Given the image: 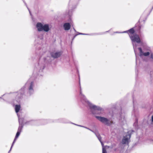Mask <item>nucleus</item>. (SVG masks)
<instances>
[{"label":"nucleus","mask_w":153,"mask_h":153,"mask_svg":"<svg viewBox=\"0 0 153 153\" xmlns=\"http://www.w3.org/2000/svg\"><path fill=\"white\" fill-rule=\"evenodd\" d=\"M74 30L75 31H76V30H75V29L74 28Z\"/></svg>","instance_id":"c85d7f7f"},{"label":"nucleus","mask_w":153,"mask_h":153,"mask_svg":"<svg viewBox=\"0 0 153 153\" xmlns=\"http://www.w3.org/2000/svg\"><path fill=\"white\" fill-rule=\"evenodd\" d=\"M72 124H74L75 125H76V126H80V127H83V128H84L86 129H87L90 131H91L92 132H93L96 135V137H97L98 139V140H99L100 141V142L101 143V144L102 145V148L103 147H104V144L103 143V142L101 141V137L100 134H99V133L98 132V131H93V130H92L90 129V128L87 127H85V126H81V125H77V124H74V123H72Z\"/></svg>","instance_id":"39448f33"},{"label":"nucleus","mask_w":153,"mask_h":153,"mask_svg":"<svg viewBox=\"0 0 153 153\" xmlns=\"http://www.w3.org/2000/svg\"><path fill=\"white\" fill-rule=\"evenodd\" d=\"M28 8V10H29V12H30V15H31V13H30V10H29V9L28 8Z\"/></svg>","instance_id":"a878e982"},{"label":"nucleus","mask_w":153,"mask_h":153,"mask_svg":"<svg viewBox=\"0 0 153 153\" xmlns=\"http://www.w3.org/2000/svg\"><path fill=\"white\" fill-rule=\"evenodd\" d=\"M151 142L152 143H153V140H151Z\"/></svg>","instance_id":"bb28decb"},{"label":"nucleus","mask_w":153,"mask_h":153,"mask_svg":"<svg viewBox=\"0 0 153 153\" xmlns=\"http://www.w3.org/2000/svg\"><path fill=\"white\" fill-rule=\"evenodd\" d=\"M102 153H107L105 149L103 147L102 149Z\"/></svg>","instance_id":"aec40b11"},{"label":"nucleus","mask_w":153,"mask_h":153,"mask_svg":"<svg viewBox=\"0 0 153 153\" xmlns=\"http://www.w3.org/2000/svg\"><path fill=\"white\" fill-rule=\"evenodd\" d=\"M128 33L129 36L132 42L136 56V62H137V58L136 52L137 50V45L136 42L137 43H140V39L139 36L138 35L136 34H134V30L133 28H132L128 30L124 31L122 33Z\"/></svg>","instance_id":"7ed1b4c3"},{"label":"nucleus","mask_w":153,"mask_h":153,"mask_svg":"<svg viewBox=\"0 0 153 153\" xmlns=\"http://www.w3.org/2000/svg\"><path fill=\"white\" fill-rule=\"evenodd\" d=\"M50 57L49 56H47L46 58L44 59L45 61L46 62H50Z\"/></svg>","instance_id":"a211bd4d"},{"label":"nucleus","mask_w":153,"mask_h":153,"mask_svg":"<svg viewBox=\"0 0 153 153\" xmlns=\"http://www.w3.org/2000/svg\"><path fill=\"white\" fill-rule=\"evenodd\" d=\"M34 83L29 79L26 83L25 85L22 88L18 91V93H15V95L16 96V98H20L25 93V91L27 90V93L31 95L33 94L34 92Z\"/></svg>","instance_id":"f03ea898"},{"label":"nucleus","mask_w":153,"mask_h":153,"mask_svg":"<svg viewBox=\"0 0 153 153\" xmlns=\"http://www.w3.org/2000/svg\"><path fill=\"white\" fill-rule=\"evenodd\" d=\"M150 58L153 59V53H151L150 55Z\"/></svg>","instance_id":"412c9836"},{"label":"nucleus","mask_w":153,"mask_h":153,"mask_svg":"<svg viewBox=\"0 0 153 153\" xmlns=\"http://www.w3.org/2000/svg\"><path fill=\"white\" fill-rule=\"evenodd\" d=\"M140 52V56H147L149 55L150 53L149 52H148L146 53H144L142 51V49L141 48H138Z\"/></svg>","instance_id":"9d476101"},{"label":"nucleus","mask_w":153,"mask_h":153,"mask_svg":"<svg viewBox=\"0 0 153 153\" xmlns=\"http://www.w3.org/2000/svg\"><path fill=\"white\" fill-rule=\"evenodd\" d=\"M20 133L21 132L17 131L15 137H16V138H17L19 136Z\"/></svg>","instance_id":"6ab92c4d"},{"label":"nucleus","mask_w":153,"mask_h":153,"mask_svg":"<svg viewBox=\"0 0 153 153\" xmlns=\"http://www.w3.org/2000/svg\"><path fill=\"white\" fill-rule=\"evenodd\" d=\"M131 137V134H129V131L128 132V134L124 137L122 141V143L123 144H128L129 142V139Z\"/></svg>","instance_id":"423d86ee"},{"label":"nucleus","mask_w":153,"mask_h":153,"mask_svg":"<svg viewBox=\"0 0 153 153\" xmlns=\"http://www.w3.org/2000/svg\"><path fill=\"white\" fill-rule=\"evenodd\" d=\"M63 27L65 30H68L70 28L71 25L69 23H66L64 24Z\"/></svg>","instance_id":"ddd939ff"},{"label":"nucleus","mask_w":153,"mask_h":153,"mask_svg":"<svg viewBox=\"0 0 153 153\" xmlns=\"http://www.w3.org/2000/svg\"><path fill=\"white\" fill-rule=\"evenodd\" d=\"M120 118L119 119V121L122 124H123L126 123V120L123 115H120Z\"/></svg>","instance_id":"f8f14e48"},{"label":"nucleus","mask_w":153,"mask_h":153,"mask_svg":"<svg viewBox=\"0 0 153 153\" xmlns=\"http://www.w3.org/2000/svg\"><path fill=\"white\" fill-rule=\"evenodd\" d=\"M116 150H117V149H114V151H116Z\"/></svg>","instance_id":"cd10ccee"},{"label":"nucleus","mask_w":153,"mask_h":153,"mask_svg":"<svg viewBox=\"0 0 153 153\" xmlns=\"http://www.w3.org/2000/svg\"><path fill=\"white\" fill-rule=\"evenodd\" d=\"M78 34L86 35H88V34H84V33H79Z\"/></svg>","instance_id":"4be33fe9"},{"label":"nucleus","mask_w":153,"mask_h":153,"mask_svg":"<svg viewBox=\"0 0 153 153\" xmlns=\"http://www.w3.org/2000/svg\"><path fill=\"white\" fill-rule=\"evenodd\" d=\"M14 103L16 104V103L15 102H14Z\"/></svg>","instance_id":"c756f323"},{"label":"nucleus","mask_w":153,"mask_h":153,"mask_svg":"<svg viewBox=\"0 0 153 153\" xmlns=\"http://www.w3.org/2000/svg\"><path fill=\"white\" fill-rule=\"evenodd\" d=\"M49 30V25L48 24H45L43 25L42 31L47 32Z\"/></svg>","instance_id":"4468645a"},{"label":"nucleus","mask_w":153,"mask_h":153,"mask_svg":"<svg viewBox=\"0 0 153 153\" xmlns=\"http://www.w3.org/2000/svg\"><path fill=\"white\" fill-rule=\"evenodd\" d=\"M17 139V138H16V137L15 138H14V139L13 142V143H12V145L11 146V148L10 149V150H9V151L8 152V153H9L11 151V149L14 144V143H15L16 140Z\"/></svg>","instance_id":"f3484780"},{"label":"nucleus","mask_w":153,"mask_h":153,"mask_svg":"<svg viewBox=\"0 0 153 153\" xmlns=\"http://www.w3.org/2000/svg\"><path fill=\"white\" fill-rule=\"evenodd\" d=\"M62 54V52L61 51L56 52H52L51 53V55L52 57L54 58H57L59 57Z\"/></svg>","instance_id":"1a4fd4ad"},{"label":"nucleus","mask_w":153,"mask_h":153,"mask_svg":"<svg viewBox=\"0 0 153 153\" xmlns=\"http://www.w3.org/2000/svg\"><path fill=\"white\" fill-rule=\"evenodd\" d=\"M21 108V106L20 105H16L15 106V109L16 113L18 114L19 115V117H20V116L19 114H18V112L19 111Z\"/></svg>","instance_id":"2eb2a0df"},{"label":"nucleus","mask_w":153,"mask_h":153,"mask_svg":"<svg viewBox=\"0 0 153 153\" xmlns=\"http://www.w3.org/2000/svg\"><path fill=\"white\" fill-rule=\"evenodd\" d=\"M17 116L18 117L19 121V126L17 131L21 132L23 127V119L22 118H21L19 117L18 114H17Z\"/></svg>","instance_id":"0eeeda50"},{"label":"nucleus","mask_w":153,"mask_h":153,"mask_svg":"<svg viewBox=\"0 0 153 153\" xmlns=\"http://www.w3.org/2000/svg\"><path fill=\"white\" fill-rule=\"evenodd\" d=\"M116 33H118V32H116Z\"/></svg>","instance_id":"473e14b6"},{"label":"nucleus","mask_w":153,"mask_h":153,"mask_svg":"<svg viewBox=\"0 0 153 153\" xmlns=\"http://www.w3.org/2000/svg\"><path fill=\"white\" fill-rule=\"evenodd\" d=\"M79 96L80 97L81 101L83 104L88 105L91 109L92 113L94 114H102L104 110L101 108L94 105L91 103L86 99L85 96L82 94L81 87L79 82Z\"/></svg>","instance_id":"f257e3e1"},{"label":"nucleus","mask_w":153,"mask_h":153,"mask_svg":"<svg viewBox=\"0 0 153 153\" xmlns=\"http://www.w3.org/2000/svg\"><path fill=\"white\" fill-rule=\"evenodd\" d=\"M150 80L152 83L153 82V71H151L150 72Z\"/></svg>","instance_id":"dca6fc26"},{"label":"nucleus","mask_w":153,"mask_h":153,"mask_svg":"<svg viewBox=\"0 0 153 153\" xmlns=\"http://www.w3.org/2000/svg\"><path fill=\"white\" fill-rule=\"evenodd\" d=\"M151 120L152 122L153 123V115L152 116Z\"/></svg>","instance_id":"5701e85b"},{"label":"nucleus","mask_w":153,"mask_h":153,"mask_svg":"<svg viewBox=\"0 0 153 153\" xmlns=\"http://www.w3.org/2000/svg\"><path fill=\"white\" fill-rule=\"evenodd\" d=\"M132 132H134V131L132 130Z\"/></svg>","instance_id":"2f4dec72"},{"label":"nucleus","mask_w":153,"mask_h":153,"mask_svg":"<svg viewBox=\"0 0 153 153\" xmlns=\"http://www.w3.org/2000/svg\"><path fill=\"white\" fill-rule=\"evenodd\" d=\"M95 117L100 122L108 126H110L113 123L112 121L106 118L98 116H96Z\"/></svg>","instance_id":"20e7f679"},{"label":"nucleus","mask_w":153,"mask_h":153,"mask_svg":"<svg viewBox=\"0 0 153 153\" xmlns=\"http://www.w3.org/2000/svg\"><path fill=\"white\" fill-rule=\"evenodd\" d=\"M19 102H20V101L19 100H16V102L18 103H19Z\"/></svg>","instance_id":"b1692460"},{"label":"nucleus","mask_w":153,"mask_h":153,"mask_svg":"<svg viewBox=\"0 0 153 153\" xmlns=\"http://www.w3.org/2000/svg\"><path fill=\"white\" fill-rule=\"evenodd\" d=\"M43 25L41 23L38 22L36 25V27L39 31H42Z\"/></svg>","instance_id":"9b49d317"},{"label":"nucleus","mask_w":153,"mask_h":153,"mask_svg":"<svg viewBox=\"0 0 153 153\" xmlns=\"http://www.w3.org/2000/svg\"><path fill=\"white\" fill-rule=\"evenodd\" d=\"M2 97H0V98H1Z\"/></svg>","instance_id":"7c9ffc66"},{"label":"nucleus","mask_w":153,"mask_h":153,"mask_svg":"<svg viewBox=\"0 0 153 153\" xmlns=\"http://www.w3.org/2000/svg\"><path fill=\"white\" fill-rule=\"evenodd\" d=\"M77 35V34L75 35L74 36V38H73V39L74 38H75V37H76Z\"/></svg>","instance_id":"393cba45"},{"label":"nucleus","mask_w":153,"mask_h":153,"mask_svg":"<svg viewBox=\"0 0 153 153\" xmlns=\"http://www.w3.org/2000/svg\"><path fill=\"white\" fill-rule=\"evenodd\" d=\"M45 67V65L44 62L40 61L38 64L37 68L38 70H39V72H42L43 70L44 69Z\"/></svg>","instance_id":"6e6552de"}]
</instances>
